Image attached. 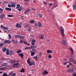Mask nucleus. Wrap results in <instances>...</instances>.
<instances>
[{"instance_id": "412c9836", "label": "nucleus", "mask_w": 76, "mask_h": 76, "mask_svg": "<svg viewBox=\"0 0 76 76\" xmlns=\"http://www.w3.org/2000/svg\"><path fill=\"white\" fill-rule=\"evenodd\" d=\"M18 55L20 56L21 58H23V53H21L20 54H18Z\"/></svg>"}, {"instance_id": "864d4df0", "label": "nucleus", "mask_w": 76, "mask_h": 76, "mask_svg": "<svg viewBox=\"0 0 76 76\" xmlns=\"http://www.w3.org/2000/svg\"><path fill=\"white\" fill-rule=\"evenodd\" d=\"M31 48L32 49H33V48H34V46H31Z\"/></svg>"}, {"instance_id": "2eb2a0df", "label": "nucleus", "mask_w": 76, "mask_h": 76, "mask_svg": "<svg viewBox=\"0 0 76 76\" xmlns=\"http://www.w3.org/2000/svg\"><path fill=\"white\" fill-rule=\"evenodd\" d=\"M10 54L11 55H12V54H13V52L12 50H10Z\"/></svg>"}, {"instance_id": "aec40b11", "label": "nucleus", "mask_w": 76, "mask_h": 76, "mask_svg": "<svg viewBox=\"0 0 76 76\" xmlns=\"http://www.w3.org/2000/svg\"><path fill=\"white\" fill-rule=\"evenodd\" d=\"M38 26H39V27L40 28V27L41 26H42V25H41V23H40V22H38Z\"/></svg>"}, {"instance_id": "9d476101", "label": "nucleus", "mask_w": 76, "mask_h": 76, "mask_svg": "<svg viewBox=\"0 0 76 76\" xmlns=\"http://www.w3.org/2000/svg\"><path fill=\"white\" fill-rule=\"evenodd\" d=\"M30 10H31L29 9H27L26 10H25L24 14H26L27 12H29L30 11Z\"/></svg>"}, {"instance_id": "c756f323", "label": "nucleus", "mask_w": 76, "mask_h": 76, "mask_svg": "<svg viewBox=\"0 0 76 76\" xmlns=\"http://www.w3.org/2000/svg\"><path fill=\"white\" fill-rule=\"evenodd\" d=\"M32 51L33 53H34V52H37V50H36L35 49H32Z\"/></svg>"}, {"instance_id": "473e14b6", "label": "nucleus", "mask_w": 76, "mask_h": 76, "mask_svg": "<svg viewBox=\"0 0 76 76\" xmlns=\"http://www.w3.org/2000/svg\"><path fill=\"white\" fill-rule=\"evenodd\" d=\"M20 7V4H18L17 5V7H16V9L17 8H19Z\"/></svg>"}, {"instance_id": "052dcab7", "label": "nucleus", "mask_w": 76, "mask_h": 76, "mask_svg": "<svg viewBox=\"0 0 76 76\" xmlns=\"http://www.w3.org/2000/svg\"><path fill=\"white\" fill-rule=\"evenodd\" d=\"M42 53H39V56H42Z\"/></svg>"}, {"instance_id": "2f4dec72", "label": "nucleus", "mask_w": 76, "mask_h": 76, "mask_svg": "<svg viewBox=\"0 0 76 76\" xmlns=\"http://www.w3.org/2000/svg\"><path fill=\"white\" fill-rule=\"evenodd\" d=\"M25 72V70H24V69L23 68L20 71V72Z\"/></svg>"}, {"instance_id": "6e6d98bb", "label": "nucleus", "mask_w": 76, "mask_h": 76, "mask_svg": "<svg viewBox=\"0 0 76 76\" xmlns=\"http://www.w3.org/2000/svg\"><path fill=\"white\" fill-rule=\"evenodd\" d=\"M25 1H26V2H28V1H29V0H24Z\"/></svg>"}, {"instance_id": "4468645a", "label": "nucleus", "mask_w": 76, "mask_h": 76, "mask_svg": "<svg viewBox=\"0 0 76 76\" xmlns=\"http://www.w3.org/2000/svg\"><path fill=\"white\" fill-rule=\"evenodd\" d=\"M43 73L44 74V75H47V74H48V72L46 70H45L43 72Z\"/></svg>"}, {"instance_id": "39448f33", "label": "nucleus", "mask_w": 76, "mask_h": 76, "mask_svg": "<svg viewBox=\"0 0 76 76\" xmlns=\"http://www.w3.org/2000/svg\"><path fill=\"white\" fill-rule=\"evenodd\" d=\"M4 44H6V43L8 44H10V41L9 40H6L4 41Z\"/></svg>"}, {"instance_id": "a878e982", "label": "nucleus", "mask_w": 76, "mask_h": 76, "mask_svg": "<svg viewBox=\"0 0 76 76\" xmlns=\"http://www.w3.org/2000/svg\"><path fill=\"white\" fill-rule=\"evenodd\" d=\"M33 58H34V59H35V60H38V57L37 56L33 57Z\"/></svg>"}, {"instance_id": "7c9ffc66", "label": "nucleus", "mask_w": 76, "mask_h": 76, "mask_svg": "<svg viewBox=\"0 0 76 76\" xmlns=\"http://www.w3.org/2000/svg\"><path fill=\"white\" fill-rule=\"evenodd\" d=\"M3 76H10V75H7L6 73H3Z\"/></svg>"}, {"instance_id": "774afa93", "label": "nucleus", "mask_w": 76, "mask_h": 76, "mask_svg": "<svg viewBox=\"0 0 76 76\" xmlns=\"http://www.w3.org/2000/svg\"><path fill=\"white\" fill-rule=\"evenodd\" d=\"M4 69H5V68H2V70H4Z\"/></svg>"}, {"instance_id": "c9c22d12", "label": "nucleus", "mask_w": 76, "mask_h": 76, "mask_svg": "<svg viewBox=\"0 0 76 76\" xmlns=\"http://www.w3.org/2000/svg\"><path fill=\"white\" fill-rule=\"evenodd\" d=\"M48 57L49 58H51V57H52V56L50 55V54H49L48 56Z\"/></svg>"}, {"instance_id": "0e129e2a", "label": "nucleus", "mask_w": 76, "mask_h": 76, "mask_svg": "<svg viewBox=\"0 0 76 76\" xmlns=\"http://www.w3.org/2000/svg\"><path fill=\"white\" fill-rule=\"evenodd\" d=\"M35 27H37V24H35Z\"/></svg>"}, {"instance_id": "09e8293b", "label": "nucleus", "mask_w": 76, "mask_h": 76, "mask_svg": "<svg viewBox=\"0 0 76 76\" xmlns=\"http://www.w3.org/2000/svg\"><path fill=\"white\" fill-rule=\"evenodd\" d=\"M6 64H7L6 63H4L2 64V66H6Z\"/></svg>"}, {"instance_id": "f03ea898", "label": "nucleus", "mask_w": 76, "mask_h": 76, "mask_svg": "<svg viewBox=\"0 0 76 76\" xmlns=\"http://www.w3.org/2000/svg\"><path fill=\"white\" fill-rule=\"evenodd\" d=\"M60 28L61 30V32L62 35V37H64L65 35H64V28H63V27L61 26H60Z\"/></svg>"}, {"instance_id": "f3484780", "label": "nucleus", "mask_w": 76, "mask_h": 76, "mask_svg": "<svg viewBox=\"0 0 76 76\" xmlns=\"http://www.w3.org/2000/svg\"><path fill=\"white\" fill-rule=\"evenodd\" d=\"M4 14H2L0 16V17L1 18V19H3L4 18Z\"/></svg>"}, {"instance_id": "e2e57ef3", "label": "nucleus", "mask_w": 76, "mask_h": 76, "mask_svg": "<svg viewBox=\"0 0 76 76\" xmlns=\"http://www.w3.org/2000/svg\"><path fill=\"white\" fill-rule=\"evenodd\" d=\"M26 45H30V44H28V43H26Z\"/></svg>"}, {"instance_id": "5fc2aeb1", "label": "nucleus", "mask_w": 76, "mask_h": 76, "mask_svg": "<svg viewBox=\"0 0 76 76\" xmlns=\"http://www.w3.org/2000/svg\"><path fill=\"white\" fill-rule=\"evenodd\" d=\"M12 43H15V40L13 39L12 40Z\"/></svg>"}, {"instance_id": "4c0bfd02", "label": "nucleus", "mask_w": 76, "mask_h": 76, "mask_svg": "<svg viewBox=\"0 0 76 76\" xmlns=\"http://www.w3.org/2000/svg\"><path fill=\"white\" fill-rule=\"evenodd\" d=\"M75 60V59H74L73 58H70V61L71 62H72V61H73V60Z\"/></svg>"}, {"instance_id": "a211bd4d", "label": "nucleus", "mask_w": 76, "mask_h": 76, "mask_svg": "<svg viewBox=\"0 0 76 76\" xmlns=\"http://www.w3.org/2000/svg\"><path fill=\"white\" fill-rule=\"evenodd\" d=\"M3 46H4V43L2 42H1L0 43V47H3Z\"/></svg>"}, {"instance_id": "6ab92c4d", "label": "nucleus", "mask_w": 76, "mask_h": 76, "mask_svg": "<svg viewBox=\"0 0 76 76\" xmlns=\"http://www.w3.org/2000/svg\"><path fill=\"white\" fill-rule=\"evenodd\" d=\"M70 51H71V53L72 54H73V49L72 48H70Z\"/></svg>"}, {"instance_id": "49530a36", "label": "nucleus", "mask_w": 76, "mask_h": 76, "mask_svg": "<svg viewBox=\"0 0 76 76\" xmlns=\"http://www.w3.org/2000/svg\"><path fill=\"white\" fill-rule=\"evenodd\" d=\"M39 17H40V18H41L42 17V14L39 15Z\"/></svg>"}, {"instance_id": "6e6552de", "label": "nucleus", "mask_w": 76, "mask_h": 76, "mask_svg": "<svg viewBox=\"0 0 76 76\" xmlns=\"http://www.w3.org/2000/svg\"><path fill=\"white\" fill-rule=\"evenodd\" d=\"M5 10H8V11H11L12 10V9L10 8H8L7 7L5 8Z\"/></svg>"}, {"instance_id": "58836bf2", "label": "nucleus", "mask_w": 76, "mask_h": 76, "mask_svg": "<svg viewBox=\"0 0 76 76\" xmlns=\"http://www.w3.org/2000/svg\"><path fill=\"white\" fill-rule=\"evenodd\" d=\"M8 16L10 17H13V15H8Z\"/></svg>"}, {"instance_id": "603ef678", "label": "nucleus", "mask_w": 76, "mask_h": 76, "mask_svg": "<svg viewBox=\"0 0 76 76\" xmlns=\"http://www.w3.org/2000/svg\"><path fill=\"white\" fill-rule=\"evenodd\" d=\"M0 11H1V12H3V10L1 8H0Z\"/></svg>"}, {"instance_id": "5701e85b", "label": "nucleus", "mask_w": 76, "mask_h": 76, "mask_svg": "<svg viewBox=\"0 0 76 76\" xmlns=\"http://www.w3.org/2000/svg\"><path fill=\"white\" fill-rule=\"evenodd\" d=\"M15 37H16V38L18 37V38H20L21 36L20 35H15Z\"/></svg>"}, {"instance_id": "1a4fd4ad", "label": "nucleus", "mask_w": 76, "mask_h": 76, "mask_svg": "<svg viewBox=\"0 0 76 76\" xmlns=\"http://www.w3.org/2000/svg\"><path fill=\"white\" fill-rule=\"evenodd\" d=\"M22 9H23V7H22L20 6L19 8H18V11H20L22 10Z\"/></svg>"}, {"instance_id": "dca6fc26", "label": "nucleus", "mask_w": 76, "mask_h": 76, "mask_svg": "<svg viewBox=\"0 0 76 76\" xmlns=\"http://www.w3.org/2000/svg\"><path fill=\"white\" fill-rule=\"evenodd\" d=\"M61 43L62 44H64V45H66V41H62Z\"/></svg>"}, {"instance_id": "9b49d317", "label": "nucleus", "mask_w": 76, "mask_h": 76, "mask_svg": "<svg viewBox=\"0 0 76 76\" xmlns=\"http://www.w3.org/2000/svg\"><path fill=\"white\" fill-rule=\"evenodd\" d=\"M9 75L11 76H15L16 74L15 73H10Z\"/></svg>"}, {"instance_id": "ea45409f", "label": "nucleus", "mask_w": 76, "mask_h": 76, "mask_svg": "<svg viewBox=\"0 0 76 76\" xmlns=\"http://www.w3.org/2000/svg\"><path fill=\"white\" fill-rule=\"evenodd\" d=\"M4 29H6V30H8L9 28L7 27H4Z\"/></svg>"}, {"instance_id": "b1692460", "label": "nucleus", "mask_w": 76, "mask_h": 76, "mask_svg": "<svg viewBox=\"0 0 76 76\" xmlns=\"http://www.w3.org/2000/svg\"><path fill=\"white\" fill-rule=\"evenodd\" d=\"M7 49V48H4L3 49H2V51H3V52H5Z\"/></svg>"}, {"instance_id": "4d7b16f0", "label": "nucleus", "mask_w": 76, "mask_h": 76, "mask_svg": "<svg viewBox=\"0 0 76 76\" xmlns=\"http://www.w3.org/2000/svg\"><path fill=\"white\" fill-rule=\"evenodd\" d=\"M25 50H28V47H26L25 48Z\"/></svg>"}, {"instance_id": "ddd939ff", "label": "nucleus", "mask_w": 76, "mask_h": 76, "mask_svg": "<svg viewBox=\"0 0 76 76\" xmlns=\"http://www.w3.org/2000/svg\"><path fill=\"white\" fill-rule=\"evenodd\" d=\"M72 6L73 10L76 9V2L75 3V4L73 5Z\"/></svg>"}, {"instance_id": "7ed1b4c3", "label": "nucleus", "mask_w": 76, "mask_h": 76, "mask_svg": "<svg viewBox=\"0 0 76 76\" xmlns=\"http://www.w3.org/2000/svg\"><path fill=\"white\" fill-rule=\"evenodd\" d=\"M13 67H19V63H17V64H13Z\"/></svg>"}, {"instance_id": "a19ab883", "label": "nucleus", "mask_w": 76, "mask_h": 76, "mask_svg": "<svg viewBox=\"0 0 76 76\" xmlns=\"http://www.w3.org/2000/svg\"><path fill=\"white\" fill-rule=\"evenodd\" d=\"M40 39H43L44 38V36L42 35H41L40 37Z\"/></svg>"}, {"instance_id": "cd10ccee", "label": "nucleus", "mask_w": 76, "mask_h": 76, "mask_svg": "<svg viewBox=\"0 0 76 76\" xmlns=\"http://www.w3.org/2000/svg\"><path fill=\"white\" fill-rule=\"evenodd\" d=\"M35 54V52H32L31 54V56H34Z\"/></svg>"}, {"instance_id": "4be33fe9", "label": "nucleus", "mask_w": 76, "mask_h": 76, "mask_svg": "<svg viewBox=\"0 0 76 76\" xmlns=\"http://www.w3.org/2000/svg\"><path fill=\"white\" fill-rule=\"evenodd\" d=\"M47 53L48 54H49V53H52V52L51 50H48L47 51Z\"/></svg>"}, {"instance_id": "69168bd1", "label": "nucleus", "mask_w": 76, "mask_h": 76, "mask_svg": "<svg viewBox=\"0 0 76 76\" xmlns=\"http://www.w3.org/2000/svg\"><path fill=\"white\" fill-rule=\"evenodd\" d=\"M64 65H66V64H67V63L66 62H64Z\"/></svg>"}, {"instance_id": "338daca9", "label": "nucleus", "mask_w": 76, "mask_h": 76, "mask_svg": "<svg viewBox=\"0 0 76 76\" xmlns=\"http://www.w3.org/2000/svg\"><path fill=\"white\" fill-rule=\"evenodd\" d=\"M44 4H46V2L45 1H44Z\"/></svg>"}, {"instance_id": "423d86ee", "label": "nucleus", "mask_w": 76, "mask_h": 76, "mask_svg": "<svg viewBox=\"0 0 76 76\" xmlns=\"http://www.w3.org/2000/svg\"><path fill=\"white\" fill-rule=\"evenodd\" d=\"M35 40L34 39H33L32 40L31 44L32 45H35Z\"/></svg>"}, {"instance_id": "f8f14e48", "label": "nucleus", "mask_w": 76, "mask_h": 76, "mask_svg": "<svg viewBox=\"0 0 76 76\" xmlns=\"http://www.w3.org/2000/svg\"><path fill=\"white\" fill-rule=\"evenodd\" d=\"M16 26L17 28H20L21 27V26L19 24L17 23Z\"/></svg>"}, {"instance_id": "8fccbe9b", "label": "nucleus", "mask_w": 76, "mask_h": 76, "mask_svg": "<svg viewBox=\"0 0 76 76\" xmlns=\"http://www.w3.org/2000/svg\"><path fill=\"white\" fill-rule=\"evenodd\" d=\"M1 27L2 28H3V29H4V27H3V25H1Z\"/></svg>"}, {"instance_id": "de8ad7c7", "label": "nucleus", "mask_w": 76, "mask_h": 76, "mask_svg": "<svg viewBox=\"0 0 76 76\" xmlns=\"http://www.w3.org/2000/svg\"><path fill=\"white\" fill-rule=\"evenodd\" d=\"M52 5H53V3H50L49 4V5H50V7L52 6Z\"/></svg>"}, {"instance_id": "f257e3e1", "label": "nucleus", "mask_w": 76, "mask_h": 76, "mask_svg": "<svg viewBox=\"0 0 76 76\" xmlns=\"http://www.w3.org/2000/svg\"><path fill=\"white\" fill-rule=\"evenodd\" d=\"M30 58H28V59L27 61V63H28L29 66H31L32 65H35V62L34 61H30Z\"/></svg>"}, {"instance_id": "79ce46f5", "label": "nucleus", "mask_w": 76, "mask_h": 76, "mask_svg": "<svg viewBox=\"0 0 76 76\" xmlns=\"http://www.w3.org/2000/svg\"><path fill=\"white\" fill-rule=\"evenodd\" d=\"M27 30L28 31L30 32V31H31V29L30 28H28Z\"/></svg>"}, {"instance_id": "393cba45", "label": "nucleus", "mask_w": 76, "mask_h": 76, "mask_svg": "<svg viewBox=\"0 0 76 76\" xmlns=\"http://www.w3.org/2000/svg\"><path fill=\"white\" fill-rule=\"evenodd\" d=\"M11 7H15L16 5L14 4H12L11 5Z\"/></svg>"}, {"instance_id": "a18cd8bd", "label": "nucleus", "mask_w": 76, "mask_h": 76, "mask_svg": "<svg viewBox=\"0 0 76 76\" xmlns=\"http://www.w3.org/2000/svg\"><path fill=\"white\" fill-rule=\"evenodd\" d=\"M73 76H76V73H74L72 74Z\"/></svg>"}, {"instance_id": "c03bdc74", "label": "nucleus", "mask_w": 76, "mask_h": 76, "mask_svg": "<svg viewBox=\"0 0 76 76\" xmlns=\"http://www.w3.org/2000/svg\"><path fill=\"white\" fill-rule=\"evenodd\" d=\"M21 38L22 39H24L25 38V37L23 36H21V38Z\"/></svg>"}, {"instance_id": "0eeeda50", "label": "nucleus", "mask_w": 76, "mask_h": 76, "mask_svg": "<svg viewBox=\"0 0 76 76\" xmlns=\"http://www.w3.org/2000/svg\"><path fill=\"white\" fill-rule=\"evenodd\" d=\"M10 63H12V64H13L14 63H16V61L15 60H11L10 61Z\"/></svg>"}, {"instance_id": "680f3d73", "label": "nucleus", "mask_w": 76, "mask_h": 76, "mask_svg": "<svg viewBox=\"0 0 76 76\" xmlns=\"http://www.w3.org/2000/svg\"><path fill=\"white\" fill-rule=\"evenodd\" d=\"M6 51H7V52H9V49H8V50H6Z\"/></svg>"}, {"instance_id": "f704fd0d", "label": "nucleus", "mask_w": 76, "mask_h": 76, "mask_svg": "<svg viewBox=\"0 0 76 76\" xmlns=\"http://www.w3.org/2000/svg\"><path fill=\"white\" fill-rule=\"evenodd\" d=\"M8 35L9 37V38H10H10H12V36H11V35H10V34H8Z\"/></svg>"}, {"instance_id": "37998d69", "label": "nucleus", "mask_w": 76, "mask_h": 76, "mask_svg": "<svg viewBox=\"0 0 76 76\" xmlns=\"http://www.w3.org/2000/svg\"><path fill=\"white\" fill-rule=\"evenodd\" d=\"M8 7H12V5L10 4H9L8 5Z\"/></svg>"}, {"instance_id": "72a5a7b5", "label": "nucleus", "mask_w": 76, "mask_h": 76, "mask_svg": "<svg viewBox=\"0 0 76 76\" xmlns=\"http://www.w3.org/2000/svg\"><path fill=\"white\" fill-rule=\"evenodd\" d=\"M72 58H75V55L73 53L72 54Z\"/></svg>"}, {"instance_id": "e433bc0d", "label": "nucleus", "mask_w": 76, "mask_h": 76, "mask_svg": "<svg viewBox=\"0 0 76 76\" xmlns=\"http://www.w3.org/2000/svg\"><path fill=\"white\" fill-rule=\"evenodd\" d=\"M19 43L21 44H23V41L22 40H20V42H19Z\"/></svg>"}, {"instance_id": "13d9d810", "label": "nucleus", "mask_w": 76, "mask_h": 76, "mask_svg": "<svg viewBox=\"0 0 76 76\" xmlns=\"http://www.w3.org/2000/svg\"><path fill=\"white\" fill-rule=\"evenodd\" d=\"M6 54L7 55H9V52H6Z\"/></svg>"}, {"instance_id": "3c124183", "label": "nucleus", "mask_w": 76, "mask_h": 76, "mask_svg": "<svg viewBox=\"0 0 76 76\" xmlns=\"http://www.w3.org/2000/svg\"><path fill=\"white\" fill-rule=\"evenodd\" d=\"M18 41L17 40L15 41L14 42L15 43V44H17L18 43Z\"/></svg>"}, {"instance_id": "20e7f679", "label": "nucleus", "mask_w": 76, "mask_h": 76, "mask_svg": "<svg viewBox=\"0 0 76 76\" xmlns=\"http://www.w3.org/2000/svg\"><path fill=\"white\" fill-rule=\"evenodd\" d=\"M74 70L72 69H70L67 70V72L68 73H72V72H74Z\"/></svg>"}, {"instance_id": "c85d7f7f", "label": "nucleus", "mask_w": 76, "mask_h": 76, "mask_svg": "<svg viewBox=\"0 0 76 76\" xmlns=\"http://www.w3.org/2000/svg\"><path fill=\"white\" fill-rule=\"evenodd\" d=\"M21 53V50H18L17 52V53Z\"/></svg>"}, {"instance_id": "bb28decb", "label": "nucleus", "mask_w": 76, "mask_h": 76, "mask_svg": "<svg viewBox=\"0 0 76 76\" xmlns=\"http://www.w3.org/2000/svg\"><path fill=\"white\" fill-rule=\"evenodd\" d=\"M30 22L31 23H35V21H34V20H32L30 21Z\"/></svg>"}, {"instance_id": "bf43d9fd", "label": "nucleus", "mask_w": 76, "mask_h": 76, "mask_svg": "<svg viewBox=\"0 0 76 76\" xmlns=\"http://www.w3.org/2000/svg\"><path fill=\"white\" fill-rule=\"evenodd\" d=\"M73 63L74 64H76V61H73Z\"/></svg>"}]
</instances>
